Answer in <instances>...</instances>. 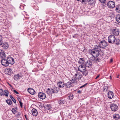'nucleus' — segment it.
<instances>
[{
    "label": "nucleus",
    "mask_w": 120,
    "mask_h": 120,
    "mask_svg": "<svg viewBox=\"0 0 120 120\" xmlns=\"http://www.w3.org/2000/svg\"><path fill=\"white\" fill-rule=\"evenodd\" d=\"M99 51L97 49H93L89 50V54L91 55L97 57L99 55Z\"/></svg>",
    "instance_id": "obj_1"
},
{
    "label": "nucleus",
    "mask_w": 120,
    "mask_h": 120,
    "mask_svg": "<svg viewBox=\"0 0 120 120\" xmlns=\"http://www.w3.org/2000/svg\"><path fill=\"white\" fill-rule=\"evenodd\" d=\"M78 70L80 72H82L83 75L86 76L87 74V71L86 70V67L81 65L79 66L78 68Z\"/></svg>",
    "instance_id": "obj_2"
},
{
    "label": "nucleus",
    "mask_w": 120,
    "mask_h": 120,
    "mask_svg": "<svg viewBox=\"0 0 120 120\" xmlns=\"http://www.w3.org/2000/svg\"><path fill=\"white\" fill-rule=\"evenodd\" d=\"M116 40L115 37L113 35H110L108 37V42L109 43H113Z\"/></svg>",
    "instance_id": "obj_3"
},
{
    "label": "nucleus",
    "mask_w": 120,
    "mask_h": 120,
    "mask_svg": "<svg viewBox=\"0 0 120 120\" xmlns=\"http://www.w3.org/2000/svg\"><path fill=\"white\" fill-rule=\"evenodd\" d=\"M110 108L112 111L115 112L117 110L118 107L116 104L113 103L111 105Z\"/></svg>",
    "instance_id": "obj_4"
},
{
    "label": "nucleus",
    "mask_w": 120,
    "mask_h": 120,
    "mask_svg": "<svg viewBox=\"0 0 120 120\" xmlns=\"http://www.w3.org/2000/svg\"><path fill=\"white\" fill-rule=\"evenodd\" d=\"M7 60L8 64H13L15 62L14 59L11 57H8L7 58Z\"/></svg>",
    "instance_id": "obj_5"
},
{
    "label": "nucleus",
    "mask_w": 120,
    "mask_h": 120,
    "mask_svg": "<svg viewBox=\"0 0 120 120\" xmlns=\"http://www.w3.org/2000/svg\"><path fill=\"white\" fill-rule=\"evenodd\" d=\"M108 7L110 8H113L115 7L114 2L112 1H110L107 3Z\"/></svg>",
    "instance_id": "obj_6"
},
{
    "label": "nucleus",
    "mask_w": 120,
    "mask_h": 120,
    "mask_svg": "<svg viewBox=\"0 0 120 120\" xmlns=\"http://www.w3.org/2000/svg\"><path fill=\"white\" fill-rule=\"evenodd\" d=\"M74 76L77 80L80 79L82 77L81 74L77 72H76Z\"/></svg>",
    "instance_id": "obj_7"
},
{
    "label": "nucleus",
    "mask_w": 120,
    "mask_h": 120,
    "mask_svg": "<svg viewBox=\"0 0 120 120\" xmlns=\"http://www.w3.org/2000/svg\"><path fill=\"white\" fill-rule=\"evenodd\" d=\"M2 64L5 66H7L8 65L7 60L4 59H2L1 61Z\"/></svg>",
    "instance_id": "obj_8"
},
{
    "label": "nucleus",
    "mask_w": 120,
    "mask_h": 120,
    "mask_svg": "<svg viewBox=\"0 0 120 120\" xmlns=\"http://www.w3.org/2000/svg\"><path fill=\"white\" fill-rule=\"evenodd\" d=\"M38 97L41 99L43 100L45 98L46 95L45 94L42 92H40L38 94Z\"/></svg>",
    "instance_id": "obj_9"
},
{
    "label": "nucleus",
    "mask_w": 120,
    "mask_h": 120,
    "mask_svg": "<svg viewBox=\"0 0 120 120\" xmlns=\"http://www.w3.org/2000/svg\"><path fill=\"white\" fill-rule=\"evenodd\" d=\"M114 94L113 92L110 91H109L108 93V97L110 99H112L113 97Z\"/></svg>",
    "instance_id": "obj_10"
},
{
    "label": "nucleus",
    "mask_w": 120,
    "mask_h": 120,
    "mask_svg": "<svg viewBox=\"0 0 120 120\" xmlns=\"http://www.w3.org/2000/svg\"><path fill=\"white\" fill-rule=\"evenodd\" d=\"M22 75L21 74H15L14 76V79L15 80H17L18 79H20L22 77Z\"/></svg>",
    "instance_id": "obj_11"
},
{
    "label": "nucleus",
    "mask_w": 120,
    "mask_h": 120,
    "mask_svg": "<svg viewBox=\"0 0 120 120\" xmlns=\"http://www.w3.org/2000/svg\"><path fill=\"white\" fill-rule=\"evenodd\" d=\"M112 32L113 34L115 35H118L119 34V30L116 28L115 29H114L113 30H112Z\"/></svg>",
    "instance_id": "obj_12"
},
{
    "label": "nucleus",
    "mask_w": 120,
    "mask_h": 120,
    "mask_svg": "<svg viewBox=\"0 0 120 120\" xmlns=\"http://www.w3.org/2000/svg\"><path fill=\"white\" fill-rule=\"evenodd\" d=\"M33 115L34 116H37L38 112L37 110L34 108L31 111Z\"/></svg>",
    "instance_id": "obj_13"
},
{
    "label": "nucleus",
    "mask_w": 120,
    "mask_h": 120,
    "mask_svg": "<svg viewBox=\"0 0 120 120\" xmlns=\"http://www.w3.org/2000/svg\"><path fill=\"white\" fill-rule=\"evenodd\" d=\"M6 72L7 74L10 75H11L13 72L12 69L9 68L6 69Z\"/></svg>",
    "instance_id": "obj_14"
},
{
    "label": "nucleus",
    "mask_w": 120,
    "mask_h": 120,
    "mask_svg": "<svg viewBox=\"0 0 120 120\" xmlns=\"http://www.w3.org/2000/svg\"><path fill=\"white\" fill-rule=\"evenodd\" d=\"M28 92L31 94L33 95L35 92L34 89L31 88H28L27 89Z\"/></svg>",
    "instance_id": "obj_15"
},
{
    "label": "nucleus",
    "mask_w": 120,
    "mask_h": 120,
    "mask_svg": "<svg viewBox=\"0 0 120 120\" xmlns=\"http://www.w3.org/2000/svg\"><path fill=\"white\" fill-rule=\"evenodd\" d=\"M0 56L1 58H4L5 57V54L3 50L0 49Z\"/></svg>",
    "instance_id": "obj_16"
},
{
    "label": "nucleus",
    "mask_w": 120,
    "mask_h": 120,
    "mask_svg": "<svg viewBox=\"0 0 120 120\" xmlns=\"http://www.w3.org/2000/svg\"><path fill=\"white\" fill-rule=\"evenodd\" d=\"M92 64L91 61L90 60H88L86 64V67H91Z\"/></svg>",
    "instance_id": "obj_17"
},
{
    "label": "nucleus",
    "mask_w": 120,
    "mask_h": 120,
    "mask_svg": "<svg viewBox=\"0 0 120 120\" xmlns=\"http://www.w3.org/2000/svg\"><path fill=\"white\" fill-rule=\"evenodd\" d=\"M88 3L90 5L94 4L96 3L95 0H88Z\"/></svg>",
    "instance_id": "obj_18"
},
{
    "label": "nucleus",
    "mask_w": 120,
    "mask_h": 120,
    "mask_svg": "<svg viewBox=\"0 0 120 120\" xmlns=\"http://www.w3.org/2000/svg\"><path fill=\"white\" fill-rule=\"evenodd\" d=\"M9 47V45L8 43L6 42H5L2 45V47L4 49H7Z\"/></svg>",
    "instance_id": "obj_19"
},
{
    "label": "nucleus",
    "mask_w": 120,
    "mask_h": 120,
    "mask_svg": "<svg viewBox=\"0 0 120 120\" xmlns=\"http://www.w3.org/2000/svg\"><path fill=\"white\" fill-rule=\"evenodd\" d=\"M69 80L72 82H77V79L74 76V77L71 78Z\"/></svg>",
    "instance_id": "obj_20"
},
{
    "label": "nucleus",
    "mask_w": 120,
    "mask_h": 120,
    "mask_svg": "<svg viewBox=\"0 0 120 120\" xmlns=\"http://www.w3.org/2000/svg\"><path fill=\"white\" fill-rule=\"evenodd\" d=\"M100 45H102L103 47H105L107 45V44L105 41H101V42Z\"/></svg>",
    "instance_id": "obj_21"
},
{
    "label": "nucleus",
    "mask_w": 120,
    "mask_h": 120,
    "mask_svg": "<svg viewBox=\"0 0 120 120\" xmlns=\"http://www.w3.org/2000/svg\"><path fill=\"white\" fill-rule=\"evenodd\" d=\"M113 117L114 119L115 120H117L120 118V116L119 114H116L113 115Z\"/></svg>",
    "instance_id": "obj_22"
},
{
    "label": "nucleus",
    "mask_w": 120,
    "mask_h": 120,
    "mask_svg": "<svg viewBox=\"0 0 120 120\" xmlns=\"http://www.w3.org/2000/svg\"><path fill=\"white\" fill-rule=\"evenodd\" d=\"M65 100L63 99L60 100L59 101V105H63L65 103Z\"/></svg>",
    "instance_id": "obj_23"
},
{
    "label": "nucleus",
    "mask_w": 120,
    "mask_h": 120,
    "mask_svg": "<svg viewBox=\"0 0 120 120\" xmlns=\"http://www.w3.org/2000/svg\"><path fill=\"white\" fill-rule=\"evenodd\" d=\"M84 59L82 58H81L79 59V60L78 61V63L79 64H82L84 63Z\"/></svg>",
    "instance_id": "obj_24"
},
{
    "label": "nucleus",
    "mask_w": 120,
    "mask_h": 120,
    "mask_svg": "<svg viewBox=\"0 0 120 120\" xmlns=\"http://www.w3.org/2000/svg\"><path fill=\"white\" fill-rule=\"evenodd\" d=\"M58 86L60 88H62L64 86V83H57Z\"/></svg>",
    "instance_id": "obj_25"
},
{
    "label": "nucleus",
    "mask_w": 120,
    "mask_h": 120,
    "mask_svg": "<svg viewBox=\"0 0 120 120\" xmlns=\"http://www.w3.org/2000/svg\"><path fill=\"white\" fill-rule=\"evenodd\" d=\"M6 101L9 105H11L12 103V101L10 99H7Z\"/></svg>",
    "instance_id": "obj_26"
},
{
    "label": "nucleus",
    "mask_w": 120,
    "mask_h": 120,
    "mask_svg": "<svg viewBox=\"0 0 120 120\" xmlns=\"http://www.w3.org/2000/svg\"><path fill=\"white\" fill-rule=\"evenodd\" d=\"M116 18L117 21L118 22L120 23V15H118L116 16Z\"/></svg>",
    "instance_id": "obj_27"
},
{
    "label": "nucleus",
    "mask_w": 120,
    "mask_h": 120,
    "mask_svg": "<svg viewBox=\"0 0 120 120\" xmlns=\"http://www.w3.org/2000/svg\"><path fill=\"white\" fill-rule=\"evenodd\" d=\"M65 85L66 87L69 88L71 86V83H66Z\"/></svg>",
    "instance_id": "obj_28"
},
{
    "label": "nucleus",
    "mask_w": 120,
    "mask_h": 120,
    "mask_svg": "<svg viewBox=\"0 0 120 120\" xmlns=\"http://www.w3.org/2000/svg\"><path fill=\"white\" fill-rule=\"evenodd\" d=\"M88 1V0H81L80 2L82 4H87Z\"/></svg>",
    "instance_id": "obj_29"
},
{
    "label": "nucleus",
    "mask_w": 120,
    "mask_h": 120,
    "mask_svg": "<svg viewBox=\"0 0 120 120\" xmlns=\"http://www.w3.org/2000/svg\"><path fill=\"white\" fill-rule=\"evenodd\" d=\"M68 98L70 100H71L73 99V96L72 94H69L68 95Z\"/></svg>",
    "instance_id": "obj_30"
},
{
    "label": "nucleus",
    "mask_w": 120,
    "mask_h": 120,
    "mask_svg": "<svg viewBox=\"0 0 120 120\" xmlns=\"http://www.w3.org/2000/svg\"><path fill=\"white\" fill-rule=\"evenodd\" d=\"M109 88L107 86H104L103 88V91H107L108 90Z\"/></svg>",
    "instance_id": "obj_31"
},
{
    "label": "nucleus",
    "mask_w": 120,
    "mask_h": 120,
    "mask_svg": "<svg viewBox=\"0 0 120 120\" xmlns=\"http://www.w3.org/2000/svg\"><path fill=\"white\" fill-rule=\"evenodd\" d=\"M0 95L2 96L4 95V93L3 90L2 89H0Z\"/></svg>",
    "instance_id": "obj_32"
},
{
    "label": "nucleus",
    "mask_w": 120,
    "mask_h": 120,
    "mask_svg": "<svg viewBox=\"0 0 120 120\" xmlns=\"http://www.w3.org/2000/svg\"><path fill=\"white\" fill-rule=\"evenodd\" d=\"M10 98L12 99L13 101L15 103H16V100L11 95H10Z\"/></svg>",
    "instance_id": "obj_33"
},
{
    "label": "nucleus",
    "mask_w": 120,
    "mask_h": 120,
    "mask_svg": "<svg viewBox=\"0 0 120 120\" xmlns=\"http://www.w3.org/2000/svg\"><path fill=\"white\" fill-rule=\"evenodd\" d=\"M50 90H51V89L48 88L47 90L46 91L47 93L48 94H51V92Z\"/></svg>",
    "instance_id": "obj_34"
},
{
    "label": "nucleus",
    "mask_w": 120,
    "mask_h": 120,
    "mask_svg": "<svg viewBox=\"0 0 120 120\" xmlns=\"http://www.w3.org/2000/svg\"><path fill=\"white\" fill-rule=\"evenodd\" d=\"M4 92H5V94H4V95L6 97L8 96V94L9 93V92L6 90H4Z\"/></svg>",
    "instance_id": "obj_35"
},
{
    "label": "nucleus",
    "mask_w": 120,
    "mask_h": 120,
    "mask_svg": "<svg viewBox=\"0 0 120 120\" xmlns=\"http://www.w3.org/2000/svg\"><path fill=\"white\" fill-rule=\"evenodd\" d=\"M115 43L117 45H118L120 44V41L119 39H116L115 41Z\"/></svg>",
    "instance_id": "obj_36"
},
{
    "label": "nucleus",
    "mask_w": 120,
    "mask_h": 120,
    "mask_svg": "<svg viewBox=\"0 0 120 120\" xmlns=\"http://www.w3.org/2000/svg\"><path fill=\"white\" fill-rule=\"evenodd\" d=\"M95 57L92 56L90 58V59L93 61H94Z\"/></svg>",
    "instance_id": "obj_37"
},
{
    "label": "nucleus",
    "mask_w": 120,
    "mask_h": 120,
    "mask_svg": "<svg viewBox=\"0 0 120 120\" xmlns=\"http://www.w3.org/2000/svg\"><path fill=\"white\" fill-rule=\"evenodd\" d=\"M2 37L1 35L0 34V45H2Z\"/></svg>",
    "instance_id": "obj_38"
},
{
    "label": "nucleus",
    "mask_w": 120,
    "mask_h": 120,
    "mask_svg": "<svg viewBox=\"0 0 120 120\" xmlns=\"http://www.w3.org/2000/svg\"><path fill=\"white\" fill-rule=\"evenodd\" d=\"M17 109L16 108H13L12 109V111L14 114H15L16 112V111L17 110Z\"/></svg>",
    "instance_id": "obj_39"
},
{
    "label": "nucleus",
    "mask_w": 120,
    "mask_h": 120,
    "mask_svg": "<svg viewBox=\"0 0 120 120\" xmlns=\"http://www.w3.org/2000/svg\"><path fill=\"white\" fill-rule=\"evenodd\" d=\"M116 10L118 12H119L120 11V6H118L116 8Z\"/></svg>",
    "instance_id": "obj_40"
},
{
    "label": "nucleus",
    "mask_w": 120,
    "mask_h": 120,
    "mask_svg": "<svg viewBox=\"0 0 120 120\" xmlns=\"http://www.w3.org/2000/svg\"><path fill=\"white\" fill-rule=\"evenodd\" d=\"M100 47L99 45H96L95 48L94 49H97L98 50H100Z\"/></svg>",
    "instance_id": "obj_41"
},
{
    "label": "nucleus",
    "mask_w": 120,
    "mask_h": 120,
    "mask_svg": "<svg viewBox=\"0 0 120 120\" xmlns=\"http://www.w3.org/2000/svg\"><path fill=\"white\" fill-rule=\"evenodd\" d=\"M51 90H50V91L51 92V94L52 93H56V91H55V90H54L53 89H52L51 88Z\"/></svg>",
    "instance_id": "obj_42"
},
{
    "label": "nucleus",
    "mask_w": 120,
    "mask_h": 120,
    "mask_svg": "<svg viewBox=\"0 0 120 120\" xmlns=\"http://www.w3.org/2000/svg\"><path fill=\"white\" fill-rule=\"evenodd\" d=\"M79 35L77 34H76L73 36V38H76Z\"/></svg>",
    "instance_id": "obj_43"
},
{
    "label": "nucleus",
    "mask_w": 120,
    "mask_h": 120,
    "mask_svg": "<svg viewBox=\"0 0 120 120\" xmlns=\"http://www.w3.org/2000/svg\"><path fill=\"white\" fill-rule=\"evenodd\" d=\"M100 60H99V59L98 58H95L94 61H96V62H100Z\"/></svg>",
    "instance_id": "obj_44"
},
{
    "label": "nucleus",
    "mask_w": 120,
    "mask_h": 120,
    "mask_svg": "<svg viewBox=\"0 0 120 120\" xmlns=\"http://www.w3.org/2000/svg\"><path fill=\"white\" fill-rule=\"evenodd\" d=\"M99 1L102 3H104L105 2L106 0H99Z\"/></svg>",
    "instance_id": "obj_45"
},
{
    "label": "nucleus",
    "mask_w": 120,
    "mask_h": 120,
    "mask_svg": "<svg viewBox=\"0 0 120 120\" xmlns=\"http://www.w3.org/2000/svg\"><path fill=\"white\" fill-rule=\"evenodd\" d=\"M87 84V83H86L85 84L83 85L82 86H81L80 87V88H81L85 86Z\"/></svg>",
    "instance_id": "obj_46"
},
{
    "label": "nucleus",
    "mask_w": 120,
    "mask_h": 120,
    "mask_svg": "<svg viewBox=\"0 0 120 120\" xmlns=\"http://www.w3.org/2000/svg\"><path fill=\"white\" fill-rule=\"evenodd\" d=\"M47 107V109L48 110L50 109L51 108V107L50 106V105H48Z\"/></svg>",
    "instance_id": "obj_47"
},
{
    "label": "nucleus",
    "mask_w": 120,
    "mask_h": 120,
    "mask_svg": "<svg viewBox=\"0 0 120 120\" xmlns=\"http://www.w3.org/2000/svg\"><path fill=\"white\" fill-rule=\"evenodd\" d=\"M19 103H20V106L22 108V103L20 101H19Z\"/></svg>",
    "instance_id": "obj_48"
},
{
    "label": "nucleus",
    "mask_w": 120,
    "mask_h": 120,
    "mask_svg": "<svg viewBox=\"0 0 120 120\" xmlns=\"http://www.w3.org/2000/svg\"><path fill=\"white\" fill-rule=\"evenodd\" d=\"M13 91H14V93H16V94H19V93L17 91H16V90H13Z\"/></svg>",
    "instance_id": "obj_49"
},
{
    "label": "nucleus",
    "mask_w": 120,
    "mask_h": 120,
    "mask_svg": "<svg viewBox=\"0 0 120 120\" xmlns=\"http://www.w3.org/2000/svg\"><path fill=\"white\" fill-rule=\"evenodd\" d=\"M100 76V74L98 75H97V76H96V78H95V79H98V78H99V77Z\"/></svg>",
    "instance_id": "obj_50"
},
{
    "label": "nucleus",
    "mask_w": 120,
    "mask_h": 120,
    "mask_svg": "<svg viewBox=\"0 0 120 120\" xmlns=\"http://www.w3.org/2000/svg\"><path fill=\"white\" fill-rule=\"evenodd\" d=\"M77 93L79 94H81L82 93V91L80 90L78 91Z\"/></svg>",
    "instance_id": "obj_51"
},
{
    "label": "nucleus",
    "mask_w": 120,
    "mask_h": 120,
    "mask_svg": "<svg viewBox=\"0 0 120 120\" xmlns=\"http://www.w3.org/2000/svg\"><path fill=\"white\" fill-rule=\"evenodd\" d=\"M25 117L26 118V119L27 120V117H26V115H25Z\"/></svg>",
    "instance_id": "obj_52"
},
{
    "label": "nucleus",
    "mask_w": 120,
    "mask_h": 120,
    "mask_svg": "<svg viewBox=\"0 0 120 120\" xmlns=\"http://www.w3.org/2000/svg\"><path fill=\"white\" fill-rule=\"evenodd\" d=\"M112 59H111L110 60V62H112Z\"/></svg>",
    "instance_id": "obj_53"
},
{
    "label": "nucleus",
    "mask_w": 120,
    "mask_h": 120,
    "mask_svg": "<svg viewBox=\"0 0 120 120\" xmlns=\"http://www.w3.org/2000/svg\"><path fill=\"white\" fill-rule=\"evenodd\" d=\"M9 84V85L10 86H11V85H10L9 84V83H8Z\"/></svg>",
    "instance_id": "obj_54"
},
{
    "label": "nucleus",
    "mask_w": 120,
    "mask_h": 120,
    "mask_svg": "<svg viewBox=\"0 0 120 120\" xmlns=\"http://www.w3.org/2000/svg\"><path fill=\"white\" fill-rule=\"evenodd\" d=\"M78 1H79L80 0H77Z\"/></svg>",
    "instance_id": "obj_55"
},
{
    "label": "nucleus",
    "mask_w": 120,
    "mask_h": 120,
    "mask_svg": "<svg viewBox=\"0 0 120 120\" xmlns=\"http://www.w3.org/2000/svg\"><path fill=\"white\" fill-rule=\"evenodd\" d=\"M117 78H118V76L117 77Z\"/></svg>",
    "instance_id": "obj_56"
},
{
    "label": "nucleus",
    "mask_w": 120,
    "mask_h": 120,
    "mask_svg": "<svg viewBox=\"0 0 120 120\" xmlns=\"http://www.w3.org/2000/svg\"><path fill=\"white\" fill-rule=\"evenodd\" d=\"M110 77H111V76H110Z\"/></svg>",
    "instance_id": "obj_57"
}]
</instances>
